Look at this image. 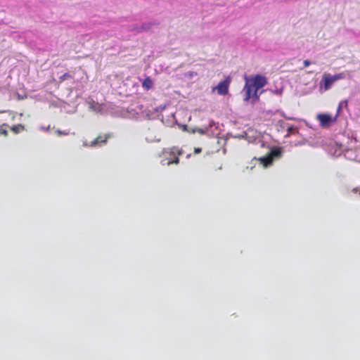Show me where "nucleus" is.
Instances as JSON below:
<instances>
[{
	"mask_svg": "<svg viewBox=\"0 0 360 360\" xmlns=\"http://www.w3.org/2000/svg\"><path fill=\"white\" fill-rule=\"evenodd\" d=\"M245 86L243 87L244 92V101H249L252 100L254 103L259 99V94L258 90L264 87L267 84V79L261 75H256L254 76H244Z\"/></svg>",
	"mask_w": 360,
	"mask_h": 360,
	"instance_id": "1",
	"label": "nucleus"
},
{
	"mask_svg": "<svg viewBox=\"0 0 360 360\" xmlns=\"http://www.w3.org/2000/svg\"><path fill=\"white\" fill-rule=\"evenodd\" d=\"M162 154L167 160L165 163L167 165H178L179 163V156L182 154V151L176 147H172L165 149Z\"/></svg>",
	"mask_w": 360,
	"mask_h": 360,
	"instance_id": "2",
	"label": "nucleus"
},
{
	"mask_svg": "<svg viewBox=\"0 0 360 360\" xmlns=\"http://www.w3.org/2000/svg\"><path fill=\"white\" fill-rule=\"evenodd\" d=\"M345 78V75L343 72H340L334 75H331L329 73H324L322 77L321 82V88H323L325 91L330 89L333 84L340 79Z\"/></svg>",
	"mask_w": 360,
	"mask_h": 360,
	"instance_id": "3",
	"label": "nucleus"
},
{
	"mask_svg": "<svg viewBox=\"0 0 360 360\" xmlns=\"http://www.w3.org/2000/svg\"><path fill=\"white\" fill-rule=\"evenodd\" d=\"M231 83V78L226 77L224 80L220 82L217 86L213 88V91L215 89L217 91L219 95H226L229 92V84Z\"/></svg>",
	"mask_w": 360,
	"mask_h": 360,
	"instance_id": "4",
	"label": "nucleus"
},
{
	"mask_svg": "<svg viewBox=\"0 0 360 360\" xmlns=\"http://www.w3.org/2000/svg\"><path fill=\"white\" fill-rule=\"evenodd\" d=\"M317 120L320 123V126L323 128L330 126L331 123L335 121V118L333 119L328 114H319Z\"/></svg>",
	"mask_w": 360,
	"mask_h": 360,
	"instance_id": "5",
	"label": "nucleus"
},
{
	"mask_svg": "<svg viewBox=\"0 0 360 360\" xmlns=\"http://www.w3.org/2000/svg\"><path fill=\"white\" fill-rule=\"evenodd\" d=\"M111 137V134H106L103 135L98 136L94 141L91 142L89 146L96 147L97 146H100L101 144H105L107 143V141L109 138Z\"/></svg>",
	"mask_w": 360,
	"mask_h": 360,
	"instance_id": "6",
	"label": "nucleus"
},
{
	"mask_svg": "<svg viewBox=\"0 0 360 360\" xmlns=\"http://www.w3.org/2000/svg\"><path fill=\"white\" fill-rule=\"evenodd\" d=\"M142 87L145 90H149L153 86V82L150 77H146L141 82Z\"/></svg>",
	"mask_w": 360,
	"mask_h": 360,
	"instance_id": "7",
	"label": "nucleus"
},
{
	"mask_svg": "<svg viewBox=\"0 0 360 360\" xmlns=\"http://www.w3.org/2000/svg\"><path fill=\"white\" fill-rule=\"evenodd\" d=\"M271 157H272V159L274 158H278L281 156V149L280 148H275L271 150L269 154Z\"/></svg>",
	"mask_w": 360,
	"mask_h": 360,
	"instance_id": "8",
	"label": "nucleus"
},
{
	"mask_svg": "<svg viewBox=\"0 0 360 360\" xmlns=\"http://www.w3.org/2000/svg\"><path fill=\"white\" fill-rule=\"evenodd\" d=\"M260 160L262 162H263L265 165L271 164L273 161L272 157H271L269 155L267 157L262 158Z\"/></svg>",
	"mask_w": 360,
	"mask_h": 360,
	"instance_id": "9",
	"label": "nucleus"
},
{
	"mask_svg": "<svg viewBox=\"0 0 360 360\" xmlns=\"http://www.w3.org/2000/svg\"><path fill=\"white\" fill-rule=\"evenodd\" d=\"M24 129V127L22 124H18L12 128V130L15 133L18 134L20 131H22Z\"/></svg>",
	"mask_w": 360,
	"mask_h": 360,
	"instance_id": "10",
	"label": "nucleus"
},
{
	"mask_svg": "<svg viewBox=\"0 0 360 360\" xmlns=\"http://www.w3.org/2000/svg\"><path fill=\"white\" fill-rule=\"evenodd\" d=\"M343 103L345 104V106H347V101H341L340 103H339V105L338 107V110H337V115L339 114V112H340L342 108V105Z\"/></svg>",
	"mask_w": 360,
	"mask_h": 360,
	"instance_id": "11",
	"label": "nucleus"
},
{
	"mask_svg": "<svg viewBox=\"0 0 360 360\" xmlns=\"http://www.w3.org/2000/svg\"><path fill=\"white\" fill-rule=\"evenodd\" d=\"M56 133L58 135V136H62V135H65V136H67L69 134V132L68 131H63L60 129H57L56 131Z\"/></svg>",
	"mask_w": 360,
	"mask_h": 360,
	"instance_id": "12",
	"label": "nucleus"
},
{
	"mask_svg": "<svg viewBox=\"0 0 360 360\" xmlns=\"http://www.w3.org/2000/svg\"><path fill=\"white\" fill-rule=\"evenodd\" d=\"M71 77L69 73H65L63 74L60 77V80H65L67 78Z\"/></svg>",
	"mask_w": 360,
	"mask_h": 360,
	"instance_id": "13",
	"label": "nucleus"
},
{
	"mask_svg": "<svg viewBox=\"0 0 360 360\" xmlns=\"http://www.w3.org/2000/svg\"><path fill=\"white\" fill-rule=\"evenodd\" d=\"M146 139L149 141H160V137L157 138L156 136H155L153 139H150V138L147 137Z\"/></svg>",
	"mask_w": 360,
	"mask_h": 360,
	"instance_id": "14",
	"label": "nucleus"
},
{
	"mask_svg": "<svg viewBox=\"0 0 360 360\" xmlns=\"http://www.w3.org/2000/svg\"><path fill=\"white\" fill-rule=\"evenodd\" d=\"M201 151H202L201 148H195V149H194V153L195 154L200 153H201Z\"/></svg>",
	"mask_w": 360,
	"mask_h": 360,
	"instance_id": "15",
	"label": "nucleus"
},
{
	"mask_svg": "<svg viewBox=\"0 0 360 360\" xmlns=\"http://www.w3.org/2000/svg\"><path fill=\"white\" fill-rule=\"evenodd\" d=\"M303 63L304 67H308L311 64L310 61L308 60H304Z\"/></svg>",
	"mask_w": 360,
	"mask_h": 360,
	"instance_id": "16",
	"label": "nucleus"
},
{
	"mask_svg": "<svg viewBox=\"0 0 360 360\" xmlns=\"http://www.w3.org/2000/svg\"><path fill=\"white\" fill-rule=\"evenodd\" d=\"M352 191L355 193H359L360 195V188H354L352 189Z\"/></svg>",
	"mask_w": 360,
	"mask_h": 360,
	"instance_id": "17",
	"label": "nucleus"
},
{
	"mask_svg": "<svg viewBox=\"0 0 360 360\" xmlns=\"http://www.w3.org/2000/svg\"><path fill=\"white\" fill-rule=\"evenodd\" d=\"M1 134H5V135H6V134H7L6 131L5 129H1Z\"/></svg>",
	"mask_w": 360,
	"mask_h": 360,
	"instance_id": "18",
	"label": "nucleus"
}]
</instances>
